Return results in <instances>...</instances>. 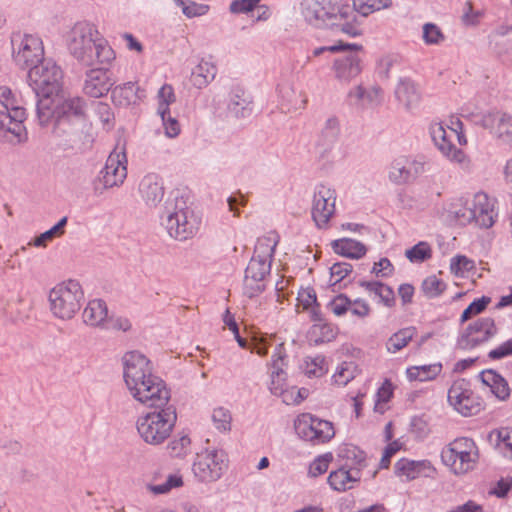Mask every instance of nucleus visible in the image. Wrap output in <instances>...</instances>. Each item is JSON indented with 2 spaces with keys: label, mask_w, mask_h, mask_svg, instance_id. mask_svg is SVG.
<instances>
[{
  "label": "nucleus",
  "mask_w": 512,
  "mask_h": 512,
  "mask_svg": "<svg viewBox=\"0 0 512 512\" xmlns=\"http://www.w3.org/2000/svg\"><path fill=\"white\" fill-rule=\"evenodd\" d=\"M356 366L353 362H344L333 375L337 385L345 386L355 377Z\"/></svg>",
  "instance_id": "obj_55"
},
{
  "label": "nucleus",
  "mask_w": 512,
  "mask_h": 512,
  "mask_svg": "<svg viewBox=\"0 0 512 512\" xmlns=\"http://www.w3.org/2000/svg\"><path fill=\"white\" fill-rule=\"evenodd\" d=\"M191 439L187 434L175 437L168 445L171 456L183 458L190 452Z\"/></svg>",
  "instance_id": "obj_48"
},
{
  "label": "nucleus",
  "mask_w": 512,
  "mask_h": 512,
  "mask_svg": "<svg viewBox=\"0 0 512 512\" xmlns=\"http://www.w3.org/2000/svg\"><path fill=\"white\" fill-rule=\"evenodd\" d=\"M282 345H279L275 353L272 356V372H271V383L270 392L275 396H281L285 393V373L283 371L284 366V355L281 353Z\"/></svg>",
  "instance_id": "obj_28"
},
{
  "label": "nucleus",
  "mask_w": 512,
  "mask_h": 512,
  "mask_svg": "<svg viewBox=\"0 0 512 512\" xmlns=\"http://www.w3.org/2000/svg\"><path fill=\"white\" fill-rule=\"evenodd\" d=\"M421 289L426 297L436 298L445 291L446 284L435 275H431L424 279Z\"/></svg>",
  "instance_id": "obj_46"
},
{
  "label": "nucleus",
  "mask_w": 512,
  "mask_h": 512,
  "mask_svg": "<svg viewBox=\"0 0 512 512\" xmlns=\"http://www.w3.org/2000/svg\"><path fill=\"white\" fill-rule=\"evenodd\" d=\"M441 459L455 475H464L476 467L478 447L471 438H456L442 449Z\"/></svg>",
  "instance_id": "obj_9"
},
{
  "label": "nucleus",
  "mask_w": 512,
  "mask_h": 512,
  "mask_svg": "<svg viewBox=\"0 0 512 512\" xmlns=\"http://www.w3.org/2000/svg\"><path fill=\"white\" fill-rule=\"evenodd\" d=\"M302 6V14L310 25L340 30L352 37L360 35L354 23L356 15L348 5L337 0H304Z\"/></svg>",
  "instance_id": "obj_3"
},
{
  "label": "nucleus",
  "mask_w": 512,
  "mask_h": 512,
  "mask_svg": "<svg viewBox=\"0 0 512 512\" xmlns=\"http://www.w3.org/2000/svg\"><path fill=\"white\" fill-rule=\"evenodd\" d=\"M360 479L359 469L350 467L346 469L341 467L336 471H332L328 476V483L335 491H346L353 488L354 484Z\"/></svg>",
  "instance_id": "obj_27"
},
{
  "label": "nucleus",
  "mask_w": 512,
  "mask_h": 512,
  "mask_svg": "<svg viewBox=\"0 0 512 512\" xmlns=\"http://www.w3.org/2000/svg\"><path fill=\"white\" fill-rule=\"evenodd\" d=\"M217 74V67L209 62L202 60L200 63L192 70L191 73V82L193 86L196 88H204L210 82H212Z\"/></svg>",
  "instance_id": "obj_32"
},
{
  "label": "nucleus",
  "mask_w": 512,
  "mask_h": 512,
  "mask_svg": "<svg viewBox=\"0 0 512 512\" xmlns=\"http://www.w3.org/2000/svg\"><path fill=\"white\" fill-rule=\"evenodd\" d=\"M411 432L419 439L425 438L429 434V426L423 417L415 416L410 423Z\"/></svg>",
  "instance_id": "obj_61"
},
{
  "label": "nucleus",
  "mask_w": 512,
  "mask_h": 512,
  "mask_svg": "<svg viewBox=\"0 0 512 512\" xmlns=\"http://www.w3.org/2000/svg\"><path fill=\"white\" fill-rule=\"evenodd\" d=\"M298 301L301 303L304 309L313 308L312 319L314 321H321L319 313L316 311L314 306L318 307L316 293L313 289H304L299 292Z\"/></svg>",
  "instance_id": "obj_53"
},
{
  "label": "nucleus",
  "mask_w": 512,
  "mask_h": 512,
  "mask_svg": "<svg viewBox=\"0 0 512 512\" xmlns=\"http://www.w3.org/2000/svg\"><path fill=\"white\" fill-rule=\"evenodd\" d=\"M336 192L334 189L319 185L314 192L312 218L319 228H324L335 213Z\"/></svg>",
  "instance_id": "obj_15"
},
{
  "label": "nucleus",
  "mask_w": 512,
  "mask_h": 512,
  "mask_svg": "<svg viewBox=\"0 0 512 512\" xmlns=\"http://www.w3.org/2000/svg\"><path fill=\"white\" fill-rule=\"evenodd\" d=\"M27 76L29 85L36 96L53 98L62 91V70L51 59H46L31 67Z\"/></svg>",
  "instance_id": "obj_10"
},
{
  "label": "nucleus",
  "mask_w": 512,
  "mask_h": 512,
  "mask_svg": "<svg viewBox=\"0 0 512 512\" xmlns=\"http://www.w3.org/2000/svg\"><path fill=\"white\" fill-rule=\"evenodd\" d=\"M83 298L84 293L78 281H64L49 292L50 310L59 319H72L80 310Z\"/></svg>",
  "instance_id": "obj_8"
},
{
  "label": "nucleus",
  "mask_w": 512,
  "mask_h": 512,
  "mask_svg": "<svg viewBox=\"0 0 512 512\" xmlns=\"http://www.w3.org/2000/svg\"><path fill=\"white\" fill-rule=\"evenodd\" d=\"M496 333L497 328L492 318H480L466 327L458 339V345L462 349H472L488 341Z\"/></svg>",
  "instance_id": "obj_16"
},
{
  "label": "nucleus",
  "mask_w": 512,
  "mask_h": 512,
  "mask_svg": "<svg viewBox=\"0 0 512 512\" xmlns=\"http://www.w3.org/2000/svg\"><path fill=\"white\" fill-rule=\"evenodd\" d=\"M351 272L352 265L346 262L334 263L330 268L331 277L336 278L334 284L343 280Z\"/></svg>",
  "instance_id": "obj_64"
},
{
  "label": "nucleus",
  "mask_w": 512,
  "mask_h": 512,
  "mask_svg": "<svg viewBox=\"0 0 512 512\" xmlns=\"http://www.w3.org/2000/svg\"><path fill=\"white\" fill-rule=\"evenodd\" d=\"M69 53L82 65L110 64L115 53L95 24L76 22L67 36Z\"/></svg>",
  "instance_id": "obj_2"
},
{
  "label": "nucleus",
  "mask_w": 512,
  "mask_h": 512,
  "mask_svg": "<svg viewBox=\"0 0 512 512\" xmlns=\"http://www.w3.org/2000/svg\"><path fill=\"white\" fill-rule=\"evenodd\" d=\"M494 199H491L486 193L479 192L474 195L472 200V209L475 218L473 223L480 228H490L495 222L497 216L494 209Z\"/></svg>",
  "instance_id": "obj_22"
},
{
  "label": "nucleus",
  "mask_w": 512,
  "mask_h": 512,
  "mask_svg": "<svg viewBox=\"0 0 512 512\" xmlns=\"http://www.w3.org/2000/svg\"><path fill=\"white\" fill-rule=\"evenodd\" d=\"M114 85L108 70L104 68L90 69L86 72L83 91L86 95L100 98L106 95Z\"/></svg>",
  "instance_id": "obj_21"
},
{
  "label": "nucleus",
  "mask_w": 512,
  "mask_h": 512,
  "mask_svg": "<svg viewBox=\"0 0 512 512\" xmlns=\"http://www.w3.org/2000/svg\"><path fill=\"white\" fill-rule=\"evenodd\" d=\"M228 468L227 455L222 450L206 449L197 453L192 471L198 481L212 483L218 481Z\"/></svg>",
  "instance_id": "obj_12"
},
{
  "label": "nucleus",
  "mask_w": 512,
  "mask_h": 512,
  "mask_svg": "<svg viewBox=\"0 0 512 512\" xmlns=\"http://www.w3.org/2000/svg\"><path fill=\"white\" fill-rule=\"evenodd\" d=\"M112 98L117 101L120 105H129L135 103L140 96L138 95L139 87L133 82H127L123 85L116 86L111 89Z\"/></svg>",
  "instance_id": "obj_37"
},
{
  "label": "nucleus",
  "mask_w": 512,
  "mask_h": 512,
  "mask_svg": "<svg viewBox=\"0 0 512 512\" xmlns=\"http://www.w3.org/2000/svg\"><path fill=\"white\" fill-rule=\"evenodd\" d=\"M449 404L461 415L469 417L481 410V403L474 395L470 382L465 379L455 380L448 390Z\"/></svg>",
  "instance_id": "obj_14"
},
{
  "label": "nucleus",
  "mask_w": 512,
  "mask_h": 512,
  "mask_svg": "<svg viewBox=\"0 0 512 512\" xmlns=\"http://www.w3.org/2000/svg\"><path fill=\"white\" fill-rule=\"evenodd\" d=\"M325 364L323 356L307 357L305 360V374L308 377H320L327 370Z\"/></svg>",
  "instance_id": "obj_52"
},
{
  "label": "nucleus",
  "mask_w": 512,
  "mask_h": 512,
  "mask_svg": "<svg viewBox=\"0 0 512 512\" xmlns=\"http://www.w3.org/2000/svg\"><path fill=\"white\" fill-rule=\"evenodd\" d=\"M483 384L490 387L491 392L500 400L504 401L510 396V388L507 381L493 370H486L481 373Z\"/></svg>",
  "instance_id": "obj_30"
},
{
  "label": "nucleus",
  "mask_w": 512,
  "mask_h": 512,
  "mask_svg": "<svg viewBox=\"0 0 512 512\" xmlns=\"http://www.w3.org/2000/svg\"><path fill=\"white\" fill-rule=\"evenodd\" d=\"M231 414L230 412L223 408L219 407L213 410L212 413V421L215 427L220 431H228L231 428Z\"/></svg>",
  "instance_id": "obj_57"
},
{
  "label": "nucleus",
  "mask_w": 512,
  "mask_h": 512,
  "mask_svg": "<svg viewBox=\"0 0 512 512\" xmlns=\"http://www.w3.org/2000/svg\"><path fill=\"white\" fill-rule=\"evenodd\" d=\"M162 124L165 130V135L169 138H174L180 133V124L176 118L172 117L170 112L168 115L161 117Z\"/></svg>",
  "instance_id": "obj_62"
},
{
  "label": "nucleus",
  "mask_w": 512,
  "mask_h": 512,
  "mask_svg": "<svg viewBox=\"0 0 512 512\" xmlns=\"http://www.w3.org/2000/svg\"><path fill=\"white\" fill-rule=\"evenodd\" d=\"M281 109L290 112L303 109L307 99L301 91H296L293 84L283 82L278 86Z\"/></svg>",
  "instance_id": "obj_25"
},
{
  "label": "nucleus",
  "mask_w": 512,
  "mask_h": 512,
  "mask_svg": "<svg viewBox=\"0 0 512 512\" xmlns=\"http://www.w3.org/2000/svg\"><path fill=\"white\" fill-rule=\"evenodd\" d=\"M158 107L157 114L160 117L168 115L170 108L169 106L176 101L174 89L170 84H164L157 93Z\"/></svg>",
  "instance_id": "obj_41"
},
{
  "label": "nucleus",
  "mask_w": 512,
  "mask_h": 512,
  "mask_svg": "<svg viewBox=\"0 0 512 512\" xmlns=\"http://www.w3.org/2000/svg\"><path fill=\"white\" fill-rule=\"evenodd\" d=\"M422 38L427 45H439L445 41V35L434 23H425L422 27Z\"/></svg>",
  "instance_id": "obj_47"
},
{
  "label": "nucleus",
  "mask_w": 512,
  "mask_h": 512,
  "mask_svg": "<svg viewBox=\"0 0 512 512\" xmlns=\"http://www.w3.org/2000/svg\"><path fill=\"white\" fill-rule=\"evenodd\" d=\"M391 5L390 0H353V11L367 16L376 10L387 8Z\"/></svg>",
  "instance_id": "obj_44"
},
{
  "label": "nucleus",
  "mask_w": 512,
  "mask_h": 512,
  "mask_svg": "<svg viewBox=\"0 0 512 512\" xmlns=\"http://www.w3.org/2000/svg\"><path fill=\"white\" fill-rule=\"evenodd\" d=\"M332 247L335 253L351 259H359L363 257L367 251L363 243L350 238L334 240Z\"/></svg>",
  "instance_id": "obj_31"
},
{
  "label": "nucleus",
  "mask_w": 512,
  "mask_h": 512,
  "mask_svg": "<svg viewBox=\"0 0 512 512\" xmlns=\"http://www.w3.org/2000/svg\"><path fill=\"white\" fill-rule=\"evenodd\" d=\"M271 262L262 260L259 257H252L246 270L243 283L244 294L253 298L262 293L265 289L262 283L270 273Z\"/></svg>",
  "instance_id": "obj_18"
},
{
  "label": "nucleus",
  "mask_w": 512,
  "mask_h": 512,
  "mask_svg": "<svg viewBox=\"0 0 512 512\" xmlns=\"http://www.w3.org/2000/svg\"><path fill=\"white\" fill-rule=\"evenodd\" d=\"M36 113L39 124L46 126L54 120V133L65 132L62 126L82 120L85 116V102L80 97L54 96L37 101Z\"/></svg>",
  "instance_id": "obj_4"
},
{
  "label": "nucleus",
  "mask_w": 512,
  "mask_h": 512,
  "mask_svg": "<svg viewBox=\"0 0 512 512\" xmlns=\"http://www.w3.org/2000/svg\"><path fill=\"white\" fill-rule=\"evenodd\" d=\"M0 141L20 143L26 138L23 125L26 119L25 108L19 105L11 89L0 87Z\"/></svg>",
  "instance_id": "obj_6"
},
{
  "label": "nucleus",
  "mask_w": 512,
  "mask_h": 512,
  "mask_svg": "<svg viewBox=\"0 0 512 512\" xmlns=\"http://www.w3.org/2000/svg\"><path fill=\"white\" fill-rule=\"evenodd\" d=\"M408 162L407 158L402 157L396 159L392 165L389 172L390 179L395 183H407L412 181L411 174L409 172V168H407Z\"/></svg>",
  "instance_id": "obj_43"
},
{
  "label": "nucleus",
  "mask_w": 512,
  "mask_h": 512,
  "mask_svg": "<svg viewBox=\"0 0 512 512\" xmlns=\"http://www.w3.org/2000/svg\"><path fill=\"white\" fill-rule=\"evenodd\" d=\"M489 44L498 54L512 53V28L501 27L491 33Z\"/></svg>",
  "instance_id": "obj_35"
},
{
  "label": "nucleus",
  "mask_w": 512,
  "mask_h": 512,
  "mask_svg": "<svg viewBox=\"0 0 512 512\" xmlns=\"http://www.w3.org/2000/svg\"><path fill=\"white\" fill-rule=\"evenodd\" d=\"M348 97L354 105L364 108L379 103L380 89L377 87L365 89L359 85L349 91Z\"/></svg>",
  "instance_id": "obj_34"
},
{
  "label": "nucleus",
  "mask_w": 512,
  "mask_h": 512,
  "mask_svg": "<svg viewBox=\"0 0 512 512\" xmlns=\"http://www.w3.org/2000/svg\"><path fill=\"white\" fill-rule=\"evenodd\" d=\"M340 133V122L336 117H330L326 120L322 129L321 136L324 144L327 146L332 145L337 140Z\"/></svg>",
  "instance_id": "obj_51"
},
{
  "label": "nucleus",
  "mask_w": 512,
  "mask_h": 512,
  "mask_svg": "<svg viewBox=\"0 0 512 512\" xmlns=\"http://www.w3.org/2000/svg\"><path fill=\"white\" fill-rule=\"evenodd\" d=\"M395 95L397 100L405 106L407 109H411L417 105L420 101V94L415 84L409 80H401L396 89Z\"/></svg>",
  "instance_id": "obj_33"
},
{
  "label": "nucleus",
  "mask_w": 512,
  "mask_h": 512,
  "mask_svg": "<svg viewBox=\"0 0 512 512\" xmlns=\"http://www.w3.org/2000/svg\"><path fill=\"white\" fill-rule=\"evenodd\" d=\"M17 66L22 69L31 68L44 61V47L40 37L25 34L20 41L18 50L13 54Z\"/></svg>",
  "instance_id": "obj_17"
},
{
  "label": "nucleus",
  "mask_w": 512,
  "mask_h": 512,
  "mask_svg": "<svg viewBox=\"0 0 512 512\" xmlns=\"http://www.w3.org/2000/svg\"><path fill=\"white\" fill-rule=\"evenodd\" d=\"M331 460V453L317 457L309 466V475L312 477H317L324 474L328 470L329 462Z\"/></svg>",
  "instance_id": "obj_59"
},
{
  "label": "nucleus",
  "mask_w": 512,
  "mask_h": 512,
  "mask_svg": "<svg viewBox=\"0 0 512 512\" xmlns=\"http://www.w3.org/2000/svg\"><path fill=\"white\" fill-rule=\"evenodd\" d=\"M227 109L233 117L245 119L251 116L253 104L245 91L236 87L230 93Z\"/></svg>",
  "instance_id": "obj_26"
},
{
  "label": "nucleus",
  "mask_w": 512,
  "mask_h": 512,
  "mask_svg": "<svg viewBox=\"0 0 512 512\" xmlns=\"http://www.w3.org/2000/svg\"><path fill=\"white\" fill-rule=\"evenodd\" d=\"M352 304V301L344 294L337 295L330 303L329 307L337 316L344 315Z\"/></svg>",
  "instance_id": "obj_60"
},
{
  "label": "nucleus",
  "mask_w": 512,
  "mask_h": 512,
  "mask_svg": "<svg viewBox=\"0 0 512 512\" xmlns=\"http://www.w3.org/2000/svg\"><path fill=\"white\" fill-rule=\"evenodd\" d=\"M161 224L169 236L178 241L194 237L198 230V222L193 210L186 200L178 195L167 198L161 214Z\"/></svg>",
  "instance_id": "obj_5"
},
{
  "label": "nucleus",
  "mask_w": 512,
  "mask_h": 512,
  "mask_svg": "<svg viewBox=\"0 0 512 512\" xmlns=\"http://www.w3.org/2000/svg\"><path fill=\"white\" fill-rule=\"evenodd\" d=\"M153 412L138 417L136 428L142 440L149 445L162 444L176 424L177 414L173 406L155 407Z\"/></svg>",
  "instance_id": "obj_7"
},
{
  "label": "nucleus",
  "mask_w": 512,
  "mask_h": 512,
  "mask_svg": "<svg viewBox=\"0 0 512 512\" xmlns=\"http://www.w3.org/2000/svg\"><path fill=\"white\" fill-rule=\"evenodd\" d=\"M183 485V479L181 475L178 474H170L168 475L165 482L161 484L148 485V490L155 495L166 494L170 492L173 488H178Z\"/></svg>",
  "instance_id": "obj_49"
},
{
  "label": "nucleus",
  "mask_w": 512,
  "mask_h": 512,
  "mask_svg": "<svg viewBox=\"0 0 512 512\" xmlns=\"http://www.w3.org/2000/svg\"><path fill=\"white\" fill-rule=\"evenodd\" d=\"M451 213L453 214L454 218L460 225H467L473 223V218H475V214H473L472 209V201L466 202L464 205L459 207H454L453 210H451Z\"/></svg>",
  "instance_id": "obj_56"
},
{
  "label": "nucleus",
  "mask_w": 512,
  "mask_h": 512,
  "mask_svg": "<svg viewBox=\"0 0 512 512\" xmlns=\"http://www.w3.org/2000/svg\"><path fill=\"white\" fill-rule=\"evenodd\" d=\"M277 243L278 240L276 239V236L259 238L252 257H259L262 258V260L271 262Z\"/></svg>",
  "instance_id": "obj_42"
},
{
  "label": "nucleus",
  "mask_w": 512,
  "mask_h": 512,
  "mask_svg": "<svg viewBox=\"0 0 512 512\" xmlns=\"http://www.w3.org/2000/svg\"><path fill=\"white\" fill-rule=\"evenodd\" d=\"M346 50H362V45L359 44H347L342 41H338L336 44L331 46H322L313 50V56H320L324 52L338 53L345 52Z\"/></svg>",
  "instance_id": "obj_58"
},
{
  "label": "nucleus",
  "mask_w": 512,
  "mask_h": 512,
  "mask_svg": "<svg viewBox=\"0 0 512 512\" xmlns=\"http://www.w3.org/2000/svg\"><path fill=\"white\" fill-rule=\"evenodd\" d=\"M340 456L351 460V466L353 469H359L360 467L364 465L365 462V453L364 451L360 450L356 446L348 445L345 448H343L340 452Z\"/></svg>",
  "instance_id": "obj_54"
},
{
  "label": "nucleus",
  "mask_w": 512,
  "mask_h": 512,
  "mask_svg": "<svg viewBox=\"0 0 512 512\" xmlns=\"http://www.w3.org/2000/svg\"><path fill=\"white\" fill-rule=\"evenodd\" d=\"M139 195L146 206L156 207L165 194L162 179L155 173L145 175L139 183Z\"/></svg>",
  "instance_id": "obj_23"
},
{
  "label": "nucleus",
  "mask_w": 512,
  "mask_h": 512,
  "mask_svg": "<svg viewBox=\"0 0 512 512\" xmlns=\"http://www.w3.org/2000/svg\"><path fill=\"white\" fill-rule=\"evenodd\" d=\"M430 135L435 146L443 155L457 162L463 161L464 153L451 140L456 135L455 128H449L447 131L441 123H434L430 126Z\"/></svg>",
  "instance_id": "obj_20"
},
{
  "label": "nucleus",
  "mask_w": 512,
  "mask_h": 512,
  "mask_svg": "<svg viewBox=\"0 0 512 512\" xmlns=\"http://www.w3.org/2000/svg\"><path fill=\"white\" fill-rule=\"evenodd\" d=\"M108 316V308L105 301L93 299L88 302L83 311V320L87 325L101 326Z\"/></svg>",
  "instance_id": "obj_29"
},
{
  "label": "nucleus",
  "mask_w": 512,
  "mask_h": 512,
  "mask_svg": "<svg viewBox=\"0 0 512 512\" xmlns=\"http://www.w3.org/2000/svg\"><path fill=\"white\" fill-rule=\"evenodd\" d=\"M68 222V217H62L53 227L49 230L41 233L39 236L35 237L32 242H29L28 245H33L36 247H45L48 241L53 240L56 237H60L65 233V227Z\"/></svg>",
  "instance_id": "obj_40"
},
{
  "label": "nucleus",
  "mask_w": 512,
  "mask_h": 512,
  "mask_svg": "<svg viewBox=\"0 0 512 512\" xmlns=\"http://www.w3.org/2000/svg\"><path fill=\"white\" fill-rule=\"evenodd\" d=\"M405 256L411 262H423L432 256V250L427 242L421 241L412 248L406 250Z\"/></svg>",
  "instance_id": "obj_50"
},
{
  "label": "nucleus",
  "mask_w": 512,
  "mask_h": 512,
  "mask_svg": "<svg viewBox=\"0 0 512 512\" xmlns=\"http://www.w3.org/2000/svg\"><path fill=\"white\" fill-rule=\"evenodd\" d=\"M495 435L497 448L509 458H512V429L503 428L490 434V439Z\"/></svg>",
  "instance_id": "obj_45"
},
{
  "label": "nucleus",
  "mask_w": 512,
  "mask_h": 512,
  "mask_svg": "<svg viewBox=\"0 0 512 512\" xmlns=\"http://www.w3.org/2000/svg\"><path fill=\"white\" fill-rule=\"evenodd\" d=\"M483 128L489 129L498 140L503 143L512 144V116L500 112H489L483 114L477 121Z\"/></svg>",
  "instance_id": "obj_19"
},
{
  "label": "nucleus",
  "mask_w": 512,
  "mask_h": 512,
  "mask_svg": "<svg viewBox=\"0 0 512 512\" xmlns=\"http://www.w3.org/2000/svg\"><path fill=\"white\" fill-rule=\"evenodd\" d=\"M442 369L440 363L415 366L407 369V377L410 380L428 381L434 379Z\"/></svg>",
  "instance_id": "obj_39"
},
{
  "label": "nucleus",
  "mask_w": 512,
  "mask_h": 512,
  "mask_svg": "<svg viewBox=\"0 0 512 512\" xmlns=\"http://www.w3.org/2000/svg\"><path fill=\"white\" fill-rule=\"evenodd\" d=\"M297 435L306 442L320 445L335 436L332 422L320 419L310 413H303L294 422Z\"/></svg>",
  "instance_id": "obj_13"
},
{
  "label": "nucleus",
  "mask_w": 512,
  "mask_h": 512,
  "mask_svg": "<svg viewBox=\"0 0 512 512\" xmlns=\"http://www.w3.org/2000/svg\"><path fill=\"white\" fill-rule=\"evenodd\" d=\"M429 466L428 461H412L400 459L395 464V473L399 476H405L407 480L417 478L420 473Z\"/></svg>",
  "instance_id": "obj_36"
},
{
  "label": "nucleus",
  "mask_w": 512,
  "mask_h": 512,
  "mask_svg": "<svg viewBox=\"0 0 512 512\" xmlns=\"http://www.w3.org/2000/svg\"><path fill=\"white\" fill-rule=\"evenodd\" d=\"M123 378L132 397L148 407L166 406L170 391L165 382L152 373L150 360L138 351L122 357Z\"/></svg>",
  "instance_id": "obj_1"
},
{
  "label": "nucleus",
  "mask_w": 512,
  "mask_h": 512,
  "mask_svg": "<svg viewBox=\"0 0 512 512\" xmlns=\"http://www.w3.org/2000/svg\"><path fill=\"white\" fill-rule=\"evenodd\" d=\"M126 177L127 156L125 147L117 145L109 154L105 166L93 181V190L96 195H102L105 190L122 185Z\"/></svg>",
  "instance_id": "obj_11"
},
{
  "label": "nucleus",
  "mask_w": 512,
  "mask_h": 512,
  "mask_svg": "<svg viewBox=\"0 0 512 512\" xmlns=\"http://www.w3.org/2000/svg\"><path fill=\"white\" fill-rule=\"evenodd\" d=\"M394 267L388 258H381L378 262L374 263L371 273L377 277H388L392 275Z\"/></svg>",
  "instance_id": "obj_63"
},
{
  "label": "nucleus",
  "mask_w": 512,
  "mask_h": 512,
  "mask_svg": "<svg viewBox=\"0 0 512 512\" xmlns=\"http://www.w3.org/2000/svg\"><path fill=\"white\" fill-rule=\"evenodd\" d=\"M416 335L415 327H406L400 329L396 333L390 336L386 342V348L390 353H396L403 349Z\"/></svg>",
  "instance_id": "obj_38"
},
{
  "label": "nucleus",
  "mask_w": 512,
  "mask_h": 512,
  "mask_svg": "<svg viewBox=\"0 0 512 512\" xmlns=\"http://www.w3.org/2000/svg\"><path fill=\"white\" fill-rule=\"evenodd\" d=\"M347 56L337 58L334 61V71L336 78L345 83H349L357 77L362 71L361 58L357 55L358 50H348Z\"/></svg>",
  "instance_id": "obj_24"
}]
</instances>
